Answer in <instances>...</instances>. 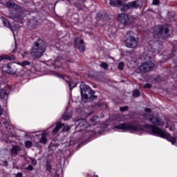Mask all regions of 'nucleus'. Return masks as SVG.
<instances>
[{"label": "nucleus", "mask_w": 177, "mask_h": 177, "mask_svg": "<svg viewBox=\"0 0 177 177\" xmlns=\"http://www.w3.org/2000/svg\"><path fill=\"white\" fill-rule=\"evenodd\" d=\"M144 117L145 120L149 121V122H151L153 125L145 124V126H142L138 124L136 122H131L130 123L123 122L115 124L112 129L113 131H118V132H129V133H136V132H140V133H143L145 128V129L149 132L150 135L167 139L168 142H171V145H175L176 142L175 138L171 136L169 133L158 127L164 125V121H162L160 117L147 113H145Z\"/></svg>", "instance_id": "f257e3e1"}, {"label": "nucleus", "mask_w": 177, "mask_h": 177, "mask_svg": "<svg viewBox=\"0 0 177 177\" xmlns=\"http://www.w3.org/2000/svg\"><path fill=\"white\" fill-rule=\"evenodd\" d=\"M169 32L168 28H165L164 26L159 25L153 28L152 34L154 36V39L148 42L149 53L145 57V60L153 59L156 56V53H158L163 48L162 42L156 38L166 39V38L169 37Z\"/></svg>", "instance_id": "f03ea898"}, {"label": "nucleus", "mask_w": 177, "mask_h": 177, "mask_svg": "<svg viewBox=\"0 0 177 177\" xmlns=\"http://www.w3.org/2000/svg\"><path fill=\"white\" fill-rule=\"evenodd\" d=\"M82 100L84 103L89 102V100H95L97 99V95H95V91L89 88V86L85 83H82L80 86Z\"/></svg>", "instance_id": "7ed1b4c3"}, {"label": "nucleus", "mask_w": 177, "mask_h": 177, "mask_svg": "<svg viewBox=\"0 0 177 177\" xmlns=\"http://www.w3.org/2000/svg\"><path fill=\"white\" fill-rule=\"evenodd\" d=\"M46 50V44L41 39L35 41V44L30 50V55L36 59H39Z\"/></svg>", "instance_id": "20e7f679"}, {"label": "nucleus", "mask_w": 177, "mask_h": 177, "mask_svg": "<svg viewBox=\"0 0 177 177\" xmlns=\"http://www.w3.org/2000/svg\"><path fill=\"white\" fill-rule=\"evenodd\" d=\"M124 38V45L127 48L133 49L138 46V44H139V39L133 36V32L132 31L129 30L127 32Z\"/></svg>", "instance_id": "39448f33"}, {"label": "nucleus", "mask_w": 177, "mask_h": 177, "mask_svg": "<svg viewBox=\"0 0 177 177\" xmlns=\"http://www.w3.org/2000/svg\"><path fill=\"white\" fill-rule=\"evenodd\" d=\"M135 19H136V16L129 17V15L125 13L119 14L118 16L120 26H123L124 27H127V26L135 21Z\"/></svg>", "instance_id": "423d86ee"}, {"label": "nucleus", "mask_w": 177, "mask_h": 177, "mask_svg": "<svg viewBox=\"0 0 177 177\" xmlns=\"http://www.w3.org/2000/svg\"><path fill=\"white\" fill-rule=\"evenodd\" d=\"M3 110L0 105V125L4 124L6 129H7V132H10V129H12V126L9 123V116H8L7 113H3Z\"/></svg>", "instance_id": "0eeeda50"}, {"label": "nucleus", "mask_w": 177, "mask_h": 177, "mask_svg": "<svg viewBox=\"0 0 177 177\" xmlns=\"http://www.w3.org/2000/svg\"><path fill=\"white\" fill-rule=\"evenodd\" d=\"M140 8V1H133L127 3L121 8V10L125 12L128 9H139Z\"/></svg>", "instance_id": "6e6552de"}, {"label": "nucleus", "mask_w": 177, "mask_h": 177, "mask_svg": "<svg viewBox=\"0 0 177 177\" xmlns=\"http://www.w3.org/2000/svg\"><path fill=\"white\" fill-rule=\"evenodd\" d=\"M2 71L3 73H7V74H10L13 75V74H16V68H15V63H8L5 64L1 67Z\"/></svg>", "instance_id": "1a4fd4ad"}, {"label": "nucleus", "mask_w": 177, "mask_h": 177, "mask_svg": "<svg viewBox=\"0 0 177 177\" xmlns=\"http://www.w3.org/2000/svg\"><path fill=\"white\" fill-rule=\"evenodd\" d=\"M153 67H154V63H153L151 61H148L142 63L139 66V70H140L142 73H147V71H151Z\"/></svg>", "instance_id": "9d476101"}, {"label": "nucleus", "mask_w": 177, "mask_h": 177, "mask_svg": "<svg viewBox=\"0 0 177 177\" xmlns=\"http://www.w3.org/2000/svg\"><path fill=\"white\" fill-rule=\"evenodd\" d=\"M6 6L8 9H14L15 12H18V13H20V15H23L24 13L23 8H21V7L13 2L12 0L8 1L6 3Z\"/></svg>", "instance_id": "9b49d317"}, {"label": "nucleus", "mask_w": 177, "mask_h": 177, "mask_svg": "<svg viewBox=\"0 0 177 177\" xmlns=\"http://www.w3.org/2000/svg\"><path fill=\"white\" fill-rule=\"evenodd\" d=\"M61 128H63L62 132H68L70 131V127L64 126V124H63L62 122H57L55 128H54L52 131V135L53 136L56 135V133H57V132H59V130Z\"/></svg>", "instance_id": "f8f14e48"}, {"label": "nucleus", "mask_w": 177, "mask_h": 177, "mask_svg": "<svg viewBox=\"0 0 177 177\" xmlns=\"http://www.w3.org/2000/svg\"><path fill=\"white\" fill-rule=\"evenodd\" d=\"M55 77H57L58 78H62V80L66 81V82L68 83V86H69V89L71 91H72V89H74V88H75V86H77V83H75L74 82L68 81V77L64 76V75H62L59 73H55Z\"/></svg>", "instance_id": "ddd939ff"}, {"label": "nucleus", "mask_w": 177, "mask_h": 177, "mask_svg": "<svg viewBox=\"0 0 177 177\" xmlns=\"http://www.w3.org/2000/svg\"><path fill=\"white\" fill-rule=\"evenodd\" d=\"M71 5H74L78 10H82L84 8V4L86 2V0H67Z\"/></svg>", "instance_id": "4468645a"}, {"label": "nucleus", "mask_w": 177, "mask_h": 177, "mask_svg": "<svg viewBox=\"0 0 177 177\" xmlns=\"http://www.w3.org/2000/svg\"><path fill=\"white\" fill-rule=\"evenodd\" d=\"M75 46L80 52H85V45L84 44V40L81 37H76L75 39Z\"/></svg>", "instance_id": "2eb2a0df"}, {"label": "nucleus", "mask_w": 177, "mask_h": 177, "mask_svg": "<svg viewBox=\"0 0 177 177\" xmlns=\"http://www.w3.org/2000/svg\"><path fill=\"white\" fill-rule=\"evenodd\" d=\"M75 125H76L77 128H81L82 129H84V128H88V122H86L84 119L77 120L75 122Z\"/></svg>", "instance_id": "dca6fc26"}, {"label": "nucleus", "mask_w": 177, "mask_h": 177, "mask_svg": "<svg viewBox=\"0 0 177 177\" xmlns=\"http://www.w3.org/2000/svg\"><path fill=\"white\" fill-rule=\"evenodd\" d=\"M1 21L3 23V27H6V28H10L11 31H12V34H13L14 37H15L16 35L15 34V32L16 30H13V28L10 27V24L9 23V21H8V19H6V18L2 17Z\"/></svg>", "instance_id": "f3484780"}, {"label": "nucleus", "mask_w": 177, "mask_h": 177, "mask_svg": "<svg viewBox=\"0 0 177 177\" xmlns=\"http://www.w3.org/2000/svg\"><path fill=\"white\" fill-rule=\"evenodd\" d=\"M49 135V131H45L42 133L41 137L40 139V143H43V145H46V142H48V139H46V136Z\"/></svg>", "instance_id": "a211bd4d"}, {"label": "nucleus", "mask_w": 177, "mask_h": 177, "mask_svg": "<svg viewBox=\"0 0 177 177\" xmlns=\"http://www.w3.org/2000/svg\"><path fill=\"white\" fill-rule=\"evenodd\" d=\"M110 5L111 6L118 8V6H121L122 5V2L121 0H110Z\"/></svg>", "instance_id": "6ab92c4d"}, {"label": "nucleus", "mask_w": 177, "mask_h": 177, "mask_svg": "<svg viewBox=\"0 0 177 177\" xmlns=\"http://www.w3.org/2000/svg\"><path fill=\"white\" fill-rule=\"evenodd\" d=\"M90 122H91L92 125H97V124L100 122V118L97 115H95L90 120Z\"/></svg>", "instance_id": "aec40b11"}, {"label": "nucleus", "mask_w": 177, "mask_h": 177, "mask_svg": "<svg viewBox=\"0 0 177 177\" xmlns=\"http://www.w3.org/2000/svg\"><path fill=\"white\" fill-rule=\"evenodd\" d=\"M2 60H15V56L14 55H3L0 56V62H2Z\"/></svg>", "instance_id": "412c9836"}, {"label": "nucleus", "mask_w": 177, "mask_h": 177, "mask_svg": "<svg viewBox=\"0 0 177 177\" xmlns=\"http://www.w3.org/2000/svg\"><path fill=\"white\" fill-rule=\"evenodd\" d=\"M21 149L20 148V146L19 145H13L12 149H10L11 154H17L19 151H20Z\"/></svg>", "instance_id": "4be33fe9"}, {"label": "nucleus", "mask_w": 177, "mask_h": 177, "mask_svg": "<svg viewBox=\"0 0 177 177\" xmlns=\"http://www.w3.org/2000/svg\"><path fill=\"white\" fill-rule=\"evenodd\" d=\"M29 26H30V27H32V28H35V27H37V26H38V21L37 20V18L30 19L29 21Z\"/></svg>", "instance_id": "5701e85b"}, {"label": "nucleus", "mask_w": 177, "mask_h": 177, "mask_svg": "<svg viewBox=\"0 0 177 177\" xmlns=\"http://www.w3.org/2000/svg\"><path fill=\"white\" fill-rule=\"evenodd\" d=\"M72 113L73 112H71V111L69 113L65 112L62 116L63 120H64V121H68V120H70V118H71Z\"/></svg>", "instance_id": "b1692460"}, {"label": "nucleus", "mask_w": 177, "mask_h": 177, "mask_svg": "<svg viewBox=\"0 0 177 177\" xmlns=\"http://www.w3.org/2000/svg\"><path fill=\"white\" fill-rule=\"evenodd\" d=\"M19 55L22 56V57H28V55H30V53L28 51H24V50H21L19 51Z\"/></svg>", "instance_id": "393cba45"}, {"label": "nucleus", "mask_w": 177, "mask_h": 177, "mask_svg": "<svg viewBox=\"0 0 177 177\" xmlns=\"http://www.w3.org/2000/svg\"><path fill=\"white\" fill-rule=\"evenodd\" d=\"M25 147L26 149H30V147H32V142L30 140L25 142Z\"/></svg>", "instance_id": "a878e982"}, {"label": "nucleus", "mask_w": 177, "mask_h": 177, "mask_svg": "<svg viewBox=\"0 0 177 177\" xmlns=\"http://www.w3.org/2000/svg\"><path fill=\"white\" fill-rule=\"evenodd\" d=\"M100 67L104 68V70H109V64L106 62H102L100 64Z\"/></svg>", "instance_id": "bb28decb"}, {"label": "nucleus", "mask_w": 177, "mask_h": 177, "mask_svg": "<svg viewBox=\"0 0 177 177\" xmlns=\"http://www.w3.org/2000/svg\"><path fill=\"white\" fill-rule=\"evenodd\" d=\"M46 167L47 171H48L49 172H50V171H51V169H52V166L50 165V161H49V160H47V161H46Z\"/></svg>", "instance_id": "cd10ccee"}, {"label": "nucleus", "mask_w": 177, "mask_h": 177, "mask_svg": "<svg viewBox=\"0 0 177 177\" xmlns=\"http://www.w3.org/2000/svg\"><path fill=\"white\" fill-rule=\"evenodd\" d=\"M19 64L22 67H26V66H30V64H31V62H28V61H24L23 62L20 63Z\"/></svg>", "instance_id": "c85d7f7f"}, {"label": "nucleus", "mask_w": 177, "mask_h": 177, "mask_svg": "<svg viewBox=\"0 0 177 177\" xmlns=\"http://www.w3.org/2000/svg\"><path fill=\"white\" fill-rule=\"evenodd\" d=\"M133 96H134V97H139V96H140V92H139L138 90H134L133 92Z\"/></svg>", "instance_id": "c756f323"}, {"label": "nucleus", "mask_w": 177, "mask_h": 177, "mask_svg": "<svg viewBox=\"0 0 177 177\" xmlns=\"http://www.w3.org/2000/svg\"><path fill=\"white\" fill-rule=\"evenodd\" d=\"M125 64L124 62H120L118 64V68L119 70H124V66Z\"/></svg>", "instance_id": "7c9ffc66"}, {"label": "nucleus", "mask_w": 177, "mask_h": 177, "mask_svg": "<svg viewBox=\"0 0 177 177\" xmlns=\"http://www.w3.org/2000/svg\"><path fill=\"white\" fill-rule=\"evenodd\" d=\"M128 106H122L120 108V111L124 112V111H127V110H128Z\"/></svg>", "instance_id": "2f4dec72"}, {"label": "nucleus", "mask_w": 177, "mask_h": 177, "mask_svg": "<svg viewBox=\"0 0 177 177\" xmlns=\"http://www.w3.org/2000/svg\"><path fill=\"white\" fill-rule=\"evenodd\" d=\"M144 88L147 89H150V88H151V85L149 83H147L144 85Z\"/></svg>", "instance_id": "473e14b6"}, {"label": "nucleus", "mask_w": 177, "mask_h": 177, "mask_svg": "<svg viewBox=\"0 0 177 177\" xmlns=\"http://www.w3.org/2000/svg\"><path fill=\"white\" fill-rule=\"evenodd\" d=\"M26 169H27V171H32V169H34V168L32 167V166L31 165H29L28 166V167L26 168Z\"/></svg>", "instance_id": "72a5a7b5"}, {"label": "nucleus", "mask_w": 177, "mask_h": 177, "mask_svg": "<svg viewBox=\"0 0 177 177\" xmlns=\"http://www.w3.org/2000/svg\"><path fill=\"white\" fill-rule=\"evenodd\" d=\"M160 0H153V5H159Z\"/></svg>", "instance_id": "f704fd0d"}, {"label": "nucleus", "mask_w": 177, "mask_h": 177, "mask_svg": "<svg viewBox=\"0 0 177 177\" xmlns=\"http://www.w3.org/2000/svg\"><path fill=\"white\" fill-rule=\"evenodd\" d=\"M95 107H98L99 109H100V107H102V104L100 102L97 103L96 105L93 106V109H95Z\"/></svg>", "instance_id": "c9c22d12"}, {"label": "nucleus", "mask_w": 177, "mask_h": 177, "mask_svg": "<svg viewBox=\"0 0 177 177\" xmlns=\"http://www.w3.org/2000/svg\"><path fill=\"white\" fill-rule=\"evenodd\" d=\"M31 162H32V165H37V160L31 159Z\"/></svg>", "instance_id": "e433bc0d"}, {"label": "nucleus", "mask_w": 177, "mask_h": 177, "mask_svg": "<svg viewBox=\"0 0 177 177\" xmlns=\"http://www.w3.org/2000/svg\"><path fill=\"white\" fill-rule=\"evenodd\" d=\"M145 113H151V109L149 108H147L145 109Z\"/></svg>", "instance_id": "4c0bfd02"}, {"label": "nucleus", "mask_w": 177, "mask_h": 177, "mask_svg": "<svg viewBox=\"0 0 177 177\" xmlns=\"http://www.w3.org/2000/svg\"><path fill=\"white\" fill-rule=\"evenodd\" d=\"M15 19H18V20H19V22L21 23V24H23V21H21V19H20L19 16H15Z\"/></svg>", "instance_id": "58836bf2"}, {"label": "nucleus", "mask_w": 177, "mask_h": 177, "mask_svg": "<svg viewBox=\"0 0 177 177\" xmlns=\"http://www.w3.org/2000/svg\"><path fill=\"white\" fill-rule=\"evenodd\" d=\"M3 164L4 167H8V161H6V160H3Z\"/></svg>", "instance_id": "ea45409f"}, {"label": "nucleus", "mask_w": 177, "mask_h": 177, "mask_svg": "<svg viewBox=\"0 0 177 177\" xmlns=\"http://www.w3.org/2000/svg\"><path fill=\"white\" fill-rule=\"evenodd\" d=\"M17 177H23V173H18L17 175H16Z\"/></svg>", "instance_id": "a19ab883"}, {"label": "nucleus", "mask_w": 177, "mask_h": 177, "mask_svg": "<svg viewBox=\"0 0 177 177\" xmlns=\"http://www.w3.org/2000/svg\"><path fill=\"white\" fill-rule=\"evenodd\" d=\"M174 53H172V54H171L169 56V57H168V59H174Z\"/></svg>", "instance_id": "79ce46f5"}, {"label": "nucleus", "mask_w": 177, "mask_h": 177, "mask_svg": "<svg viewBox=\"0 0 177 177\" xmlns=\"http://www.w3.org/2000/svg\"><path fill=\"white\" fill-rule=\"evenodd\" d=\"M76 111H77V113H81V109H80V108H77L76 109Z\"/></svg>", "instance_id": "37998d69"}, {"label": "nucleus", "mask_w": 177, "mask_h": 177, "mask_svg": "<svg viewBox=\"0 0 177 177\" xmlns=\"http://www.w3.org/2000/svg\"><path fill=\"white\" fill-rule=\"evenodd\" d=\"M100 117L101 118H103V117H104V115L103 113H101Z\"/></svg>", "instance_id": "c03bdc74"}, {"label": "nucleus", "mask_w": 177, "mask_h": 177, "mask_svg": "<svg viewBox=\"0 0 177 177\" xmlns=\"http://www.w3.org/2000/svg\"><path fill=\"white\" fill-rule=\"evenodd\" d=\"M67 63H73V62L71 60H67Z\"/></svg>", "instance_id": "a18cd8bd"}, {"label": "nucleus", "mask_w": 177, "mask_h": 177, "mask_svg": "<svg viewBox=\"0 0 177 177\" xmlns=\"http://www.w3.org/2000/svg\"><path fill=\"white\" fill-rule=\"evenodd\" d=\"M169 131H174V128H172V127H169Z\"/></svg>", "instance_id": "49530a36"}, {"label": "nucleus", "mask_w": 177, "mask_h": 177, "mask_svg": "<svg viewBox=\"0 0 177 177\" xmlns=\"http://www.w3.org/2000/svg\"><path fill=\"white\" fill-rule=\"evenodd\" d=\"M98 133H100V134H102V131H98Z\"/></svg>", "instance_id": "de8ad7c7"}, {"label": "nucleus", "mask_w": 177, "mask_h": 177, "mask_svg": "<svg viewBox=\"0 0 177 177\" xmlns=\"http://www.w3.org/2000/svg\"><path fill=\"white\" fill-rule=\"evenodd\" d=\"M57 176L59 177V174H57Z\"/></svg>", "instance_id": "09e8293b"}, {"label": "nucleus", "mask_w": 177, "mask_h": 177, "mask_svg": "<svg viewBox=\"0 0 177 177\" xmlns=\"http://www.w3.org/2000/svg\"><path fill=\"white\" fill-rule=\"evenodd\" d=\"M166 128H168V126H167Z\"/></svg>", "instance_id": "8fccbe9b"}]
</instances>
